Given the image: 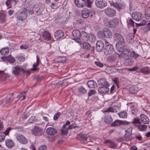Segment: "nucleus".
Masks as SVG:
<instances>
[{"label":"nucleus","instance_id":"bb28decb","mask_svg":"<svg viewBox=\"0 0 150 150\" xmlns=\"http://www.w3.org/2000/svg\"><path fill=\"white\" fill-rule=\"evenodd\" d=\"M124 123V122L122 121L119 120H117L114 121L111 125V127H115L120 126Z\"/></svg>","mask_w":150,"mask_h":150},{"label":"nucleus","instance_id":"603ef678","mask_svg":"<svg viewBox=\"0 0 150 150\" xmlns=\"http://www.w3.org/2000/svg\"><path fill=\"white\" fill-rule=\"evenodd\" d=\"M132 123L135 124H141V122L140 121L139 119L137 117H136L134 119Z\"/></svg>","mask_w":150,"mask_h":150},{"label":"nucleus","instance_id":"09e8293b","mask_svg":"<svg viewBox=\"0 0 150 150\" xmlns=\"http://www.w3.org/2000/svg\"><path fill=\"white\" fill-rule=\"evenodd\" d=\"M88 138L87 135L84 134L82 135L80 137V140L83 142H85L86 141Z\"/></svg>","mask_w":150,"mask_h":150},{"label":"nucleus","instance_id":"a878e982","mask_svg":"<svg viewBox=\"0 0 150 150\" xmlns=\"http://www.w3.org/2000/svg\"><path fill=\"white\" fill-rule=\"evenodd\" d=\"M124 59L125 63L126 65H131L133 63L134 61L131 57H127L126 58Z\"/></svg>","mask_w":150,"mask_h":150},{"label":"nucleus","instance_id":"2f4dec72","mask_svg":"<svg viewBox=\"0 0 150 150\" xmlns=\"http://www.w3.org/2000/svg\"><path fill=\"white\" fill-rule=\"evenodd\" d=\"M150 69L148 67H144L140 69V71L141 72L146 74L149 73Z\"/></svg>","mask_w":150,"mask_h":150},{"label":"nucleus","instance_id":"37998d69","mask_svg":"<svg viewBox=\"0 0 150 150\" xmlns=\"http://www.w3.org/2000/svg\"><path fill=\"white\" fill-rule=\"evenodd\" d=\"M127 23L128 26L129 27H130L132 26H133V27H134V22L132 19H129V21L127 20Z\"/></svg>","mask_w":150,"mask_h":150},{"label":"nucleus","instance_id":"ddd939ff","mask_svg":"<svg viewBox=\"0 0 150 150\" xmlns=\"http://www.w3.org/2000/svg\"><path fill=\"white\" fill-rule=\"evenodd\" d=\"M46 132L49 135L54 136L57 133V131L56 129L54 128L50 127L46 129Z\"/></svg>","mask_w":150,"mask_h":150},{"label":"nucleus","instance_id":"1a4fd4ad","mask_svg":"<svg viewBox=\"0 0 150 150\" xmlns=\"http://www.w3.org/2000/svg\"><path fill=\"white\" fill-rule=\"evenodd\" d=\"M132 51L128 49H125L122 55H119V57L120 58L122 57L124 58H126L127 57H131Z\"/></svg>","mask_w":150,"mask_h":150},{"label":"nucleus","instance_id":"9b49d317","mask_svg":"<svg viewBox=\"0 0 150 150\" xmlns=\"http://www.w3.org/2000/svg\"><path fill=\"white\" fill-rule=\"evenodd\" d=\"M24 72L23 69L19 66L13 67L12 69V73L16 75L22 74Z\"/></svg>","mask_w":150,"mask_h":150},{"label":"nucleus","instance_id":"473e14b6","mask_svg":"<svg viewBox=\"0 0 150 150\" xmlns=\"http://www.w3.org/2000/svg\"><path fill=\"white\" fill-rule=\"evenodd\" d=\"M87 85L88 87L90 88H94L95 86H97L96 83L94 80H91L87 82Z\"/></svg>","mask_w":150,"mask_h":150},{"label":"nucleus","instance_id":"20e7f679","mask_svg":"<svg viewBox=\"0 0 150 150\" xmlns=\"http://www.w3.org/2000/svg\"><path fill=\"white\" fill-rule=\"evenodd\" d=\"M32 132L33 134L35 136H39L43 134V130L40 127L36 126H35V128L32 130Z\"/></svg>","mask_w":150,"mask_h":150},{"label":"nucleus","instance_id":"6e6d98bb","mask_svg":"<svg viewBox=\"0 0 150 150\" xmlns=\"http://www.w3.org/2000/svg\"><path fill=\"white\" fill-rule=\"evenodd\" d=\"M139 56V55L136 53L134 51H132L131 55V57H133L134 59H136Z\"/></svg>","mask_w":150,"mask_h":150},{"label":"nucleus","instance_id":"de8ad7c7","mask_svg":"<svg viewBox=\"0 0 150 150\" xmlns=\"http://www.w3.org/2000/svg\"><path fill=\"white\" fill-rule=\"evenodd\" d=\"M147 21L144 20H143L140 23H136V26L137 27H138L139 26H144L146 24H147Z\"/></svg>","mask_w":150,"mask_h":150},{"label":"nucleus","instance_id":"49530a36","mask_svg":"<svg viewBox=\"0 0 150 150\" xmlns=\"http://www.w3.org/2000/svg\"><path fill=\"white\" fill-rule=\"evenodd\" d=\"M78 90L79 92L82 94H84L86 92V90L83 87H80Z\"/></svg>","mask_w":150,"mask_h":150},{"label":"nucleus","instance_id":"2eb2a0df","mask_svg":"<svg viewBox=\"0 0 150 150\" xmlns=\"http://www.w3.org/2000/svg\"><path fill=\"white\" fill-rule=\"evenodd\" d=\"M74 2L78 8H83L86 6L85 0H74Z\"/></svg>","mask_w":150,"mask_h":150},{"label":"nucleus","instance_id":"4468645a","mask_svg":"<svg viewBox=\"0 0 150 150\" xmlns=\"http://www.w3.org/2000/svg\"><path fill=\"white\" fill-rule=\"evenodd\" d=\"M26 9H24L23 11L21 12L17 17V19L18 21L22 22L27 16Z\"/></svg>","mask_w":150,"mask_h":150},{"label":"nucleus","instance_id":"f3484780","mask_svg":"<svg viewBox=\"0 0 150 150\" xmlns=\"http://www.w3.org/2000/svg\"><path fill=\"white\" fill-rule=\"evenodd\" d=\"M70 122L68 120H67L66 123L63 126L62 129L61 130L62 133L63 134H66L68 133L69 129L67 126L70 124Z\"/></svg>","mask_w":150,"mask_h":150},{"label":"nucleus","instance_id":"5701e85b","mask_svg":"<svg viewBox=\"0 0 150 150\" xmlns=\"http://www.w3.org/2000/svg\"><path fill=\"white\" fill-rule=\"evenodd\" d=\"M112 5L119 10L124 8V5L121 2H117L116 3H113L112 4Z\"/></svg>","mask_w":150,"mask_h":150},{"label":"nucleus","instance_id":"393cba45","mask_svg":"<svg viewBox=\"0 0 150 150\" xmlns=\"http://www.w3.org/2000/svg\"><path fill=\"white\" fill-rule=\"evenodd\" d=\"M3 59L5 61H8L12 63H14L15 61V59L14 58L10 55L4 57Z\"/></svg>","mask_w":150,"mask_h":150},{"label":"nucleus","instance_id":"3c124183","mask_svg":"<svg viewBox=\"0 0 150 150\" xmlns=\"http://www.w3.org/2000/svg\"><path fill=\"white\" fill-rule=\"evenodd\" d=\"M12 129V128L11 127H8L5 131L3 132V134H4L5 137L9 135V131Z\"/></svg>","mask_w":150,"mask_h":150},{"label":"nucleus","instance_id":"c03bdc74","mask_svg":"<svg viewBox=\"0 0 150 150\" xmlns=\"http://www.w3.org/2000/svg\"><path fill=\"white\" fill-rule=\"evenodd\" d=\"M145 18L147 20H149L150 19V11L147 10L145 11Z\"/></svg>","mask_w":150,"mask_h":150},{"label":"nucleus","instance_id":"a211bd4d","mask_svg":"<svg viewBox=\"0 0 150 150\" xmlns=\"http://www.w3.org/2000/svg\"><path fill=\"white\" fill-rule=\"evenodd\" d=\"M54 36L56 39H59L62 38L64 36V33L61 30L57 31L54 34Z\"/></svg>","mask_w":150,"mask_h":150},{"label":"nucleus","instance_id":"b1692460","mask_svg":"<svg viewBox=\"0 0 150 150\" xmlns=\"http://www.w3.org/2000/svg\"><path fill=\"white\" fill-rule=\"evenodd\" d=\"M89 11L87 8L83 9L82 11V16L84 18H86L89 16Z\"/></svg>","mask_w":150,"mask_h":150},{"label":"nucleus","instance_id":"bf43d9fd","mask_svg":"<svg viewBox=\"0 0 150 150\" xmlns=\"http://www.w3.org/2000/svg\"><path fill=\"white\" fill-rule=\"evenodd\" d=\"M61 113L60 112H57L56 114L54 115L53 119L54 120H57L61 114Z\"/></svg>","mask_w":150,"mask_h":150},{"label":"nucleus","instance_id":"6e6552de","mask_svg":"<svg viewBox=\"0 0 150 150\" xmlns=\"http://www.w3.org/2000/svg\"><path fill=\"white\" fill-rule=\"evenodd\" d=\"M113 47L111 44H108L105 47L104 53L105 54L108 55L111 54L114 51Z\"/></svg>","mask_w":150,"mask_h":150},{"label":"nucleus","instance_id":"f03ea898","mask_svg":"<svg viewBox=\"0 0 150 150\" xmlns=\"http://www.w3.org/2000/svg\"><path fill=\"white\" fill-rule=\"evenodd\" d=\"M114 40L119 44L124 45L125 40L123 36L120 34L116 33L114 35Z\"/></svg>","mask_w":150,"mask_h":150},{"label":"nucleus","instance_id":"58836bf2","mask_svg":"<svg viewBox=\"0 0 150 150\" xmlns=\"http://www.w3.org/2000/svg\"><path fill=\"white\" fill-rule=\"evenodd\" d=\"M6 16L3 13H0V23H3L5 22L6 20Z\"/></svg>","mask_w":150,"mask_h":150},{"label":"nucleus","instance_id":"f8f14e48","mask_svg":"<svg viewBox=\"0 0 150 150\" xmlns=\"http://www.w3.org/2000/svg\"><path fill=\"white\" fill-rule=\"evenodd\" d=\"M132 17L134 20L137 21L141 20L143 18V16L140 12H134L132 14Z\"/></svg>","mask_w":150,"mask_h":150},{"label":"nucleus","instance_id":"c85d7f7f","mask_svg":"<svg viewBox=\"0 0 150 150\" xmlns=\"http://www.w3.org/2000/svg\"><path fill=\"white\" fill-rule=\"evenodd\" d=\"M104 120L106 123L109 124L112 122V119L111 115H106L105 116Z\"/></svg>","mask_w":150,"mask_h":150},{"label":"nucleus","instance_id":"72a5a7b5","mask_svg":"<svg viewBox=\"0 0 150 150\" xmlns=\"http://www.w3.org/2000/svg\"><path fill=\"white\" fill-rule=\"evenodd\" d=\"M139 90L137 86H134L129 88L130 92L132 94L136 93Z\"/></svg>","mask_w":150,"mask_h":150},{"label":"nucleus","instance_id":"7c9ffc66","mask_svg":"<svg viewBox=\"0 0 150 150\" xmlns=\"http://www.w3.org/2000/svg\"><path fill=\"white\" fill-rule=\"evenodd\" d=\"M42 35L43 37L45 40H49L51 39L50 34L47 31H44Z\"/></svg>","mask_w":150,"mask_h":150},{"label":"nucleus","instance_id":"338daca9","mask_svg":"<svg viewBox=\"0 0 150 150\" xmlns=\"http://www.w3.org/2000/svg\"><path fill=\"white\" fill-rule=\"evenodd\" d=\"M96 93V91L94 90H91L88 93V96H90Z\"/></svg>","mask_w":150,"mask_h":150},{"label":"nucleus","instance_id":"412c9836","mask_svg":"<svg viewBox=\"0 0 150 150\" xmlns=\"http://www.w3.org/2000/svg\"><path fill=\"white\" fill-rule=\"evenodd\" d=\"M98 84L102 86H108L109 84L105 79H99L98 81Z\"/></svg>","mask_w":150,"mask_h":150},{"label":"nucleus","instance_id":"423d86ee","mask_svg":"<svg viewBox=\"0 0 150 150\" xmlns=\"http://www.w3.org/2000/svg\"><path fill=\"white\" fill-rule=\"evenodd\" d=\"M95 4L96 6L100 8H103L107 5V3L105 0H96Z\"/></svg>","mask_w":150,"mask_h":150},{"label":"nucleus","instance_id":"aec40b11","mask_svg":"<svg viewBox=\"0 0 150 150\" xmlns=\"http://www.w3.org/2000/svg\"><path fill=\"white\" fill-rule=\"evenodd\" d=\"M6 146L8 148H11L15 145L14 143L11 139H7L5 141Z\"/></svg>","mask_w":150,"mask_h":150},{"label":"nucleus","instance_id":"f704fd0d","mask_svg":"<svg viewBox=\"0 0 150 150\" xmlns=\"http://www.w3.org/2000/svg\"><path fill=\"white\" fill-rule=\"evenodd\" d=\"M81 45L82 44V46L81 47L84 49L87 50H89L91 48V46L90 44L87 42H84L83 43L81 42Z\"/></svg>","mask_w":150,"mask_h":150},{"label":"nucleus","instance_id":"4c0bfd02","mask_svg":"<svg viewBox=\"0 0 150 150\" xmlns=\"http://www.w3.org/2000/svg\"><path fill=\"white\" fill-rule=\"evenodd\" d=\"M13 94V93H11L8 95L6 98V100H5V103H8L12 100Z\"/></svg>","mask_w":150,"mask_h":150},{"label":"nucleus","instance_id":"dca6fc26","mask_svg":"<svg viewBox=\"0 0 150 150\" xmlns=\"http://www.w3.org/2000/svg\"><path fill=\"white\" fill-rule=\"evenodd\" d=\"M104 45L102 41L99 40L97 41L96 44V48L97 51L100 52L103 49Z\"/></svg>","mask_w":150,"mask_h":150},{"label":"nucleus","instance_id":"774afa93","mask_svg":"<svg viewBox=\"0 0 150 150\" xmlns=\"http://www.w3.org/2000/svg\"><path fill=\"white\" fill-rule=\"evenodd\" d=\"M46 146L45 145H42L39 146L38 150H46Z\"/></svg>","mask_w":150,"mask_h":150},{"label":"nucleus","instance_id":"a19ab883","mask_svg":"<svg viewBox=\"0 0 150 150\" xmlns=\"http://www.w3.org/2000/svg\"><path fill=\"white\" fill-rule=\"evenodd\" d=\"M58 62L61 63L66 62V58L65 57H58Z\"/></svg>","mask_w":150,"mask_h":150},{"label":"nucleus","instance_id":"0e129e2a","mask_svg":"<svg viewBox=\"0 0 150 150\" xmlns=\"http://www.w3.org/2000/svg\"><path fill=\"white\" fill-rule=\"evenodd\" d=\"M35 116H32L28 119V121L29 123H32L35 120Z\"/></svg>","mask_w":150,"mask_h":150},{"label":"nucleus","instance_id":"39448f33","mask_svg":"<svg viewBox=\"0 0 150 150\" xmlns=\"http://www.w3.org/2000/svg\"><path fill=\"white\" fill-rule=\"evenodd\" d=\"M105 13L109 17H112L115 16L116 13L115 11L112 8H108L104 10Z\"/></svg>","mask_w":150,"mask_h":150},{"label":"nucleus","instance_id":"6ab92c4d","mask_svg":"<svg viewBox=\"0 0 150 150\" xmlns=\"http://www.w3.org/2000/svg\"><path fill=\"white\" fill-rule=\"evenodd\" d=\"M119 109L120 107L116 105L112 107H110L105 110L104 111L105 112H117L119 110Z\"/></svg>","mask_w":150,"mask_h":150},{"label":"nucleus","instance_id":"13d9d810","mask_svg":"<svg viewBox=\"0 0 150 150\" xmlns=\"http://www.w3.org/2000/svg\"><path fill=\"white\" fill-rule=\"evenodd\" d=\"M25 92L23 93H21L17 97H18L19 98H20L23 97L22 100H23L25 99Z\"/></svg>","mask_w":150,"mask_h":150},{"label":"nucleus","instance_id":"5fc2aeb1","mask_svg":"<svg viewBox=\"0 0 150 150\" xmlns=\"http://www.w3.org/2000/svg\"><path fill=\"white\" fill-rule=\"evenodd\" d=\"M0 78L1 80H3L6 78L5 75L4 74V71H0Z\"/></svg>","mask_w":150,"mask_h":150},{"label":"nucleus","instance_id":"4be33fe9","mask_svg":"<svg viewBox=\"0 0 150 150\" xmlns=\"http://www.w3.org/2000/svg\"><path fill=\"white\" fill-rule=\"evenodd\" d=\"M109 88L108 86L100 87L98 89V91L101 93H105L109 91Z\"/></svg>","mask_w":150,"mask_h":150},{"label":"nucleus","instance_id":"680f3d73","mask_svg":"<svg viewBox=\"0 0 150 150\" xmlns=\"http://www.w3.org/2000/svg\"><path fill=\"white\" fill-rule=\"evenodd\" d=\"M110 147L113 149L115 148L117 146V145L115 142H112V141L110 143Z\"/></svg>","mask_w":150,"mask_h":150},{"label":"nucleus","instance_id":"c756f323","mask_svg":"<svg viewBox=\"0 0 150 150\" xmlns=\"http://www.w3.org/2000/svg\"><path fill=\"white\" fill-rule=\"evenodd\" d=\"M141 120L144 124H148L149 122V119L144 114L141 115Z\"/></svg>","mask_w":150,"mask_h":150},{"label":"nucleus","instance_id":"052dcab7","mask_svg":"<svg viewBox=\"0 0 150 150\" xmlns=\"http://www.w3.org/2000/svg\"><path fill=\"white\" fill-rule=\"evenodd\" d=\"M29 116L28 112H23L22 115V117L23 119H25Z\"/></svg>","mask_w":150,"mask_h":150},{"label":"nucleus","instance_id":"a18cd8bd","mask_svg":"<svg viewBox=\"0 0 150 150\" xmlns=\"http://www.w3.org/2000/svg\"><path fill=\"white\" fill-rule=\"evenodd\" d=\"M55 21L58 23H64L65 20H64L63 17L61 18H57L55 20Z\"/></svg>","mask_w":150,"mask_h":150},{"label":"nucleus","instance_id":"ea45409f","mask_svg":"<svg viewBox=\"0 0 150 150\" xmlns=\"http://www.w3.org/2000/svg\"><path fill=\"white\" fill-rule=\"evenodd\" d=\"M134 36L133 33H129L127 37L128 41L129 42L132 43V39L134 37Z\"/></svg>","mask_w":150,"mask_h":150},{"label":"nucleus","instance_id":"69168bd1","mask_svg":"<svg viewBox=\"0 0 150 150\" xmlns=\"http://www.w3.org/2000/svg\"><path fill=\"white\" fill-rule=\"evenodd\" d=\"M113 81L114 83L116 84L117 87H118V85L119 83V82L118 81V79L117 78L115 77L114 78Z\"/></svg>","mask_w":150,"mask_h":150},{"label":"nucleus","instance_id":"7ed1b4c3","mask_svg":"<svg viewBox=\"0 0 150 150\" xmlns=\"http://www.w3.org/2000/svg\"><path fill=\"white\" fill-rule=\"evenodd\" d=\"M72 36L74 38L73 39L75 40L81 45V42L80 40L81 36V33L78 30H74L72 32Z\"/></svg>","mask_w":150,"mask_h":150},{"label":"nucleus","instance_id":"f257e3e1","mask_svg":"<svg viewBox=\"0 0 150 150\" xmlns=\"http://www.w3.org/2000/svg\"><path fill=\"white\" fill-rule=\"evenodd\" d=\"M97 36L100 39H103L105 38H110L112 36V33L111 30L108 28H104L102 31L98 32Z\"/></svg>","mask_w":150,"mask_h":150},{"label":"nucleus","instance_id":"4d7b16f0","mask_svg":"<svg viewBox=\"0 0 150 150\" xmlns=\"http://www.w3.org/2000/svg\"><path fill=\"white\" fill-rule=\"evenodd\" d=\"M94 63L97 66L99 67H102L103 66V64L100 62L96 61Z\"/></svg>","mask_w":150,"mask_h":150},{"label":"nucleus","instance_id":"c9c22d12","mask_svg":"<svg viewBox=\"0 0 150 150\" xmlns=\"http://www.w3.org/2000/svg\"><path fill=\"white\" fill-rule=\"evenodd\" d=\"M9 51V48L8 47H7L5 48L2 49L0 50V53L1 54L5 55L8 54Z\"/></svg>","mask_w":150,"mask_h":150},{"label":"nucleus","instance_id":"0eeeda50","mask_svg":"<svg viewBox=\"0 0 150 150\" xmlns=\"http://www.w3.org/2000/svg\"><path fill=\"white\" fill-rule=\"evenodd\" d=\"M16 138L17 141L20 143L26 144L28 142V141L23 135L18 134L16 135Z\"/></svg>","mask_w":150,"mask_h":150},{"label":"nucleus","instance_id":"8fccbe9b","mask_svg":"<svg viewBox=\"0 0 150 150\" xmlns=\"http://www.w3.org/2000/svg\"><path fill=\"white\" fill-rule=\"evenodd\" d=\"M93 2V1L91 0H86V6L88 8H90Z\"/></svg>","mask_w":150,"mask_h":150},{"label":"nucleus","instance_id":"e433bc0d","mask_svg":"<svg viewBox=\"0 0 150 150\" xmlns=\"http://www.w3.org/2000/svg\"><path fill=\"white\" fill-rule=\"evenodd\" d=\"M96 40L95 36L93 34L89 35L87 38V40L91 42H94Z\"/></svg>","mask_w":150,"mask_h":150},{"label":"nucleus","instance_id":"9d476101","mask_svg":"<svg viewBox=\"0 0 150 150\" xmlns=\"http://www.w3.org/2000/svg\"><path fill=\"white\" fill-rule=\"evenodd\" d=\"M119 20L116 18H114L110 21H108V25L110 27L115 28L118 24Z\"/></svg>","mask_w":150,"mask_h":150},{"label":"nucleus","instance_id":"e2e57ef3","mask_svg":"<svg viewBox=\"0 0 150 150\" xmlns=\"http://www.w3.org/2000/svg\"><path fill=\"white\" fill-rule=\"evenodd\" d=\"M13 129L18 131L20 132L23 131V127L20 126H18L13 128Z\"/></svg>","mask_w":150,"mask_h":150},{"label":"nucleus","instance_id":"864d4df0","mask_svg":"<svg viewBox=\"0 0 150 150\" xmlns=\"http://www.w3.org/2000/svg\"><path fill=\"white\" fill-rule=\"evenodd\" d=\"M36 10L37 12H39L40 13H41L43 10V8L39 5H38L37 6Z\"/></svg>","mask_w":150,"mask_h":150},{"label":"nucleus","instance_id":"cd10ccee","mask_svg":"<svg viewBox=\"0 0 150 150\" xmlns=\"http://www.w3.org/2000/svg\"><path fill=\"white\" fill-rule=\"evenodd\" d=\"M134 126L140 131H144L146 130L147 126L144 125L135 124Z\"/></svg>","mask_w":150,"mask_h":150},{"label":"nucleus","instance_id":"79ce46f5","mask_svg":"<svg viewBox=\"0 0 150 150\" xmlns=\"http://www.w3.org/2000/svg\"><path fill=\"white\" fill-rule=\"evenodd\" d=\"M118 114L120 117L122 118H126L127 115V113L124 111L118 113Z\"/></svg>","mask_w":150,"mask_h":150}]
</instances>
